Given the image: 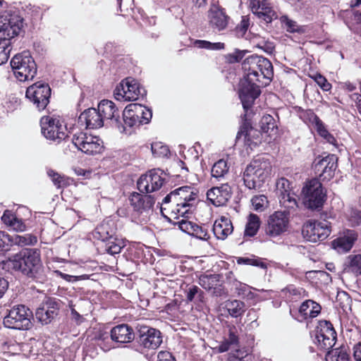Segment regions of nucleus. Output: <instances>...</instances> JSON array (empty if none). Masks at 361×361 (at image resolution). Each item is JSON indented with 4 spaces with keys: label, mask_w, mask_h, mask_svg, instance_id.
Returning a JSON list of instances; mask_svg holds the SVG:
<instances>
[{
    "label": "nucleus",
    "mask_w": 361,
    "mask_h": 361,
    "mask_svg": "<svg viewBox=\"0 0 361 361\" xmlns=\"http://www.w3.org/2000/svg\"><path fill=\"white\" fill-rule=\"evenodd\" d=\"M244 72L242 80L265 87L274 76L273 66L270 61L263 56L251 55L242 63Z\"/></svg>",
    "instance_id": "1"
},
{
    "label": "nucleus",
    "mask_w": 361,
    "mask_h": 361,
    "mask_svg": "<svg viewBox=\"0 0 361 361\" xmlns=\"http://www.w3.org/2000/svg\"><path fill=\"white\" fill-rule=\"evenodd\" d=\"M152 117V111L140 104H128L123 112V123L119 120L117 129L121 133L130 135L135 128L147 124Z\"/></svg>",
    "instance_id": "2"
},
{
    "label": "nucleus",
    "mask_w": 361,
    "mask_h": 361,
    "mask_svg": "<svg viewBox=\"0 0 361 361\" xmlns=\"http://www.w3.org/2000/svg\"><path fill=\"white\" fill-rule=\"evenodd\" d=\"M9 266L23 274L36 278L42 269L40 252L37 249H24L8 259Z\"/></svg>",
    "instance_id": "3"
},
{
    "label": "nucleus",
    "mask_w": 361,
    "mask_h": 361,
    "mask_svg": "<svg viewBox=\"0 0 361 361\" xmlns=\"http://www.w3.org/2000/svg\"><path fill=\"white\" fill-rule=\"evenodd\" d=\"M271 164L268 159L258 158L247 166L243 173L245 186L249 189H259L269 177Z\"/></svg>",
    "instance_id": "4"
},
{
    "label": "nucleus",
    "mask_w": 361,
    "mask_h": 361,
    "mask_svg": "<svg viewBox=\"0 0 361 361\" xmlns=\"http://www.w3.org/2000/svg\"><path fill=\"white\" fill-rule=\"evenodd\" d=\"M11 66L20 82L32 80L37 74V65L29 51L16 54L11 61Z\"/></svg>",
    "instance_id": "5"
},
{
    "label": "nucleus",
    "mask_w": 361,
    "mask_h": 361,
    "mask_svg": "<svg viewBox=\"0 0 361 361\" xmlns=\"http://www.w3.org/2000/svg\"><path fill=\"white\" fill-rule=\"evenodd\" d=\"M177 206L172 209L175 218L188 217L192 214V208L197 198V190L190 186H183L174 190Z\"/></svg>",
    "instance_id": "6"
},
{
    "label": "nucleus",
    "mask_w": 361,
    "mask_h": 361,
    "mask_svg": "<svg viewBox=\"0 0 361 361\" xmlns=\"http://www.w3.org/2000/svg\"><path fill=\"white\" fill-rule=\"evenodd\" d=\"M32 312L24 305L13 306L4 318L6 328L27 330L32 327Z\"/></svg>",
    "instance_id": "7"
},
{
    "label": "nucleus",
    "mask_w": 361,
    "mask_h": 361,
    "mask_svg": "<svg viewBox=\"0 0 361 361\" xmlns=\"http://www.w3.org/2000/svg\"><path fill=\"white\" fill-rule=\"evenodd\" d=\"M40 126L42 135L47 140L59 143L68 137L66 124L57 118L43 116L40 120Z\"/></svg>",
    "instance_id": "8"
},
{
    "label": "nucleus",
    "mask_w": 361,
    "mask_h": 361,
    "mask_svg": "<svg viewBox=\"0 0 361 361\" xmlns=\"http://www.w3.org/2000/svg\"><path fill=\"white\" fill-rule=\"evenodd\" d=\"M303 202L306 207L312 210L322 207L326 194L322 183L317 179H312L306 183L302 190Z\"/></svg>",
    "instance_id": "9"
},
{
    "label": "nucleus",
    "mask_w": 361,
    "mask_h": 361,
    "mask_svg": "<svg viewBox=\"0 0 361 361\" xmlns=\"http://www.w3.org/2000/svg\"><path fill=\"white\" fill-rule=\"evenodd\" d=\"M331 233V223L326 219L309 220L302 228L304 238L313 243L325 240Z\"/></svg>",
    "instance_id": "10"
},
{
    "label": "nucleus",
    "mask_w": 361,
    "mask_h": 361,
    "mask_svg": "<svg viewBox=\"0 0 361 361\" xmlns=\"http://www.w3.org/2000/svg\"><path fill=\"white\" fill-rule=\"evenodd\" d=\"M168 175L159 169H154L142 175L137 182V189L142 193H151L159 190L166 181Z\"/></svg>",
    "instance_id": "11"
},
{
    "label": "nucleus",
    "mask_w": 361,
    "mask_h": 361,
    "mask_svg": "<svg viewBox=\"0 0 361 361\" xmlns=\"http://www.w3.org/2000/svg\"><path fill=\"white\" fill-rule=\"evenodd\" d=\"M144 94L145 90L140 87L137 80L132 78L123 80L114 91V98L121 102L135 101Z\"/></svg>",
    "instance_id": "12"
},
{
    "label": "nucleus",
    "mask_w": 361,
    "mask_h": 361,
    "mask_svg": "<svg viewBox=\"0 0 361 361\" xmlns=\"http://www.w3.org/2000/svg\"><path fill=\"white\" fill-rule=\"evenodd\" d=\"M290 210L276 211L269 216L265 228V233L268 236L278 237L288 231Z\"/></svg>",
    "instance_id": "13"
},
{
    "label": "nucleus",
    "mask_w": 361,
    "mask_h": 361,
    "mask_svg": "<svg viewBox=\"0 0 361 361\" xmlns=\"http://www.w3.org/2000/svg\"><path fill=\"white\" fill-rule=\"evenodd\" d=\"M72 142L79 150L87 154L99 153L103 148V142L99 137L84 132L75 133Z\"/></svg>",
    "instance_id": "14"
},
{
    "label": "nucleus",
    "mask_w": 361,
    "mask_h": 361,
    "mask_svg": "<svg viewBox=\"0 0 361 361\" xmlns=\"http://www.w3.org/2000/svg\"><path fill=\"white\" fill-rule=\"evenodd\" d=\"M51 88L49 85L42 82H37L27 87L26 97L32 102L36 108L41 111L46 108L49 102Z\"/></svg>",
    "instance_id": "15"
},
{
    "label": "nucleus",
    "mask_w": 361,
    "mask_h": 361,
    "mask_svg": "<svg viewBox=\"0 0 361 361\" xmlns=\"http://www.w3.org/2000/svg\"><path fill=\"white\" fill-rule=\"evenodd\" d=\"M336 332L331 322L322 320L319 322L314 343L319 348L329 350L336 343Z\"/></svg>",
    "instance_id": "16"
},
{
    "label": "nucleus",
    "mask_w": 361,
    "mask_h": 361,
    "mask_svg": "<svg viewBox=\"0 0 361 361\" xmlns=\"http://www.w3.org/2000/svg\"><path fill=\"white\" fill-rule=\"evenodd\" d=\"M336 168L337 157L334 154H329L322 159L317 158L314 161V173L322 181L330 180L334 176Z\"/></svg>",
    "instance_id": "17"
},
{
    "label": "nucleus",
    "mask_w": 361,
    "mask_h": 361,
    "mask_svg": "<svg viewBox=\"0 0 361 361\" xmlns=\"http://www.w3.org/2000/svg\"><path fill=\"white\" fill-rule=\"evenodd\" d=\"M276 186L280 205L286 209L295 210L298 207V202L295 194L291 191L289 180L286 178H280L277 180Z\"/></svg>",
    "instance_id": "18"
},
{
    "label": "nucleus",
    "mask_w": 361,
    "mask_h": 361,
    "mask_svg": "<svg viewBox=\"0 0 361 361\" xmlns=\"http://www.w3.org/2000/svg\"><path fill=\"white\" fill-rule=\"evenodd\" d=\"M60 301L48 298L37 307L35 312L37 319L42 324H49L58 314Z\"/></svg>",
    "instance_id": "19"
},
{
    "label": "nucleus",
    "mask_w": 361,
    "mask_h": 361,
    "mask_svg": "<svg viewBox=\"0 0 361 361\" xmlns=\"http://www.w3.org/2000/svg\"><path fill=\"white\" fill-rule=\"evenodd\" d=\"M261 86L241 80L238 89V95L245 111L252 107L255 99L261 94Z\"/></svg>",
    "instance_id": "20"
},
{
    "label": "nucleus",
    "mask_w": 361,
    "mask_h": 361,
    "mask_svg": "<svg viewBox=\"0 0 361 361\" xmlns=\"http://www.w3.org/2000/svg\"><path fill=\"white\" fill-rule=\"evenodd\" d=\"M23 27V19L18 16H0V33L2 39H12L17 36Z\"/></svg>",
    "instance_id": "21"
},
{
    "label": "nucleus",
    "mask_w": 361,
    "mask_h": 361,
    "mask_svg": "<svg viewBox=\"0 0 361 361\" xmlns=\"http://www.w3.org/2000/svg\"><path fill=\"white\" fill-rule=\"evenodd\" d=\"M232 195V189L228 183L213 187L207 192V200L215 207L226 204Z\"/></svg>",
    "instance_id": "22"
},
{
    "label": "nucleus",
    "mask_w": 361,
    "mask_h": 361,
    "mask_svg": "<svg viewBox=\"0 0 361 361\" xmlns=\"http://www.w3.org/2000/svg\"><path fill=\"white\" fill-rule=\"evenodd\" d=\"M140 343L145 348L156 349L162 342L161 332L155 329L142 326L139 329Z\"/></svg>",
    "instance_id": "23"
},
{
    "label": "nucleus",
    "mask_w": 361,
    "mask_h": 361,
    "mask_svg": "<svg viewBox=\"0 0 361 361\" xmlns=\"http://www.w3.org/2000/svg\"><path fill=\"white\" fill-rule=\"evenodd\" d=\"M207 18L209 25L214 30L220 32L226 29L229 16L226 15L223 8L212 5L208 11Z\"/></svg>",
    "instance_id": "24"
},
{
    "label": "nucleus",
    "mask_w": 361,
    "mask_h": 361,
    "mask_svg": "<svg viewBox=\"0 0 361 361\" xmlns=\"http://www.w3.org/2000/svg\"><path fill=\"white\" fill-rule=\"evenodd\" d=\"M129 201L134 210L140 214H148L149 212H152L155 203L154 198L152 195H142L137 192L132 193L130 196Z\"/></svg>",
    "instance_id": "25"
},
{
    "label": "nucleus",
    "mask_w": 361,
    "mask_h": 361,
    "mask_svg": "<svg viewBox=\"0 0 361 361\" xmlns=\"http://www.w3.org/2000/svg\"><path fill=\"white\" fill-rule=\"evenodd\" d=\"M97 109L104 121H109L111 126L117 128L120 118L119 111L112 101L102 100L98 104Z\"/></svg>",
    "instance_id": "26"
},
{
    "label": "nucleus",
    "mask_w": 361,
    "mask_h": 361,
    "mask_svg": "<svg viewBox=\"0 0 361 361\" xmlns=\"http://www.w3.org/2000/svg\"><path fill=\"white\" fill-rule=\"evenodd\" d=\"M250 7L255 15L266 23L276 18V13L267 0H250Z\"/></svg>",
    "instance_id": "27"
},
{
    "label": "nucleus",
    "mask_w": 361,
    "mask_h": 361,
    "mask_svg": "<svg viewBox=\"0 0 361 361\" xmlns=\"http://www.w3.org/2000/svg\"><path fill=\"white\" fill-rule=\"evenodd\" d=\"M78 122L86 128L97 129L104 125V121L97 109L90 108L85 110L79 116Z\"/></svg>",
    "instance_id": "28"
},
{
    "label": "nucleus",
    "mask_w": 361,
    "mask_h": 361,
    "mask_svg": "<svg viewBox=\"0 0 361 361\" xmlns=\"http://www.w3.org/2000/svg\"><path fill=\"white\" fill-rule=\"evenodd\" d=\"M357 239V233L354 230L347 229L343 235L332 241V246L339 253L348 252Z\"/></svg>",
    "instance_id": "29"
},
{
    "label": "nucleus",
    "mask_w": 361,
    "mask_h": 361,
    "mask_svg": "<svg viewBox=\"0 0 361 361\" xmlns=\"http://www.w3.org/2000/svg\"><path fill=\"white\" fill-rule=\"evenodd\" d=\"M261 135L259 131L245 126L240 128L236 138L238 140H243L245 144L252 149L261 143Z\"/></svg>",
    "instance_id": "30"
},
{
    "label": "nucleus",
    "mask_w": 361,
    "mask_h": 361,
    "mask_svg": "<svg viewBox=\"0 0 361 361\" xmlns=\"http://www.w3.org/2000/svg\"><path fill=\"white\" fill-rule=\"evenodd\" d=\"M112 341L118 343H127L133 341L135 334L133 329L127 324H120L114 327L110 332Z\"/></svg>",
    "instance_id": "31"
},
{
    "label": "nucleus",
    "mask_w": 361,
    "mask_h": 361,
    "mask_svg": "<svg viewBox=\"0 0 361 361\" xmlns=\"http://www.w3.org/2000/svg\"><path fill=\"white\" fill-rule=\"evenodd\" d=\"M321 306L312 300L304 301L300 308V317L297 318L298 321H302L308 319H313L319 315L321 312Z\"/></svg>",
    "instance_id": "32"
},
{
    "label": "nucleus",
    "mask_w": 361,
    "mask_h": 361,
    "mask_svg": "<svg viewBox=\"0 0 361 361\" xmlns=\"http://www.w3.org/2000/svg\"><path fill=\"white\" fill-rule=\"evenodd\" d=\"M233 231V227L231 221L226 216H221L216 219L213 226L214 234L220 240L226 239Z\"/></svg>",
    "instance_id": "33"
},
{
    "label": "nucleus",
    "mask_w": 361,
    "mask_h": 361,
    "mask_svg": "<svg viewBox=\"0 0 361 361\" xmlns=\"http://www.w3.org/2000/svg\"><path fill=\"white\" fill-rule=\"evenodd\" d=\"M239 347L238 329L235 326H229L228 337L219 345V351L224 353L229 350H237Z\"/></svg>",
    "instance_id": "34"
},
{
    "label": "nucleus",
    "mask_w": 361,
    "mask_h": 361,
    "mask_svg": "<svg viewBox=\"0 0 361 361\" xmlns=\"http://www.w3.org/2000/svg\"><path fill=\"white\" fill-rule=\"evenodd\" d=\"M344 270L355 276L361 275V254H352L346 257Z\"/></svg>",
    "instance_id": "35"
},
{
    "label": "nucleus",
    "mask_w": 361,
    "mask_h": 361,
    "mask_svg": "<svg viewBox=\"0 0 361 361\" xmlns=\"http://www.w3.org/2000/svg\"><path fill=\"white\" fill-rule=\"evenodd\" d=\"M259 125L262 133L267 134L269 137H272L277 134V125L272 116L269 114L263 116Z\"/></svg>",
    "instance_id": "36"
},
{
    "label": "nucleus",
    "mask_w": 361,
    "mask_h": 361,
    "mask_svg": "<svg viewBox=\"0 0 361 361\" xmlns=\"http://www.w3.org/2000/svg\"><path fill=\"white\" fill-rule=\"evenodd\" d=\"M219 274H203L199 278V284L205 290H216L220 286Z\"/></svg>",
    "instance_id": "37"
},
{
    "label": "nucleus",
    "mask_w": 361,
    "mask_h": 361,
    "mask_svg": "<svg viewBox=\"0 0 361 361\" xmlns=\"http://www.w3.org/2000/svg\"><path fill=\"white\" fill-rule=\"evenodd\" d=\"M260 224L261 221L259 217L257 214H250L247 216V221L245 225V229L244 232L245 236H255L260 227Z\"/></svg>",
    "instance_id": "38"
},
{
    "label": "nucleus",
    "mask_w": 361,
    "mask_h": 361,
    "mask_svg": "<svg viewBox=\"0 0 361 361\" xmlns=\"http://www.w3.org/2000/svg\"><path fill=\"white\" fill-rule=\"evenodd\" d=\"M229 166L224 159H219L215 162L212 168V176L217 180L224 178L228 173Z\"/></svg>",
    "instance_id": "39"
},
{
    "label": "nucleus",
    "mask_w": 361,
    "mask_h": 361,
    "mask_svg": "<svg viewBox=\"0 0 361 361\" xmlns=\"http://www.w3.org/2000/svg\"><path fill=\"white\" fill-rule=\"evenodd\" d=\"M245 306L243 302L238 300L228 301L226 304L229 314L235 318L240 317L245 312Z\"/></svg>",
    "instance_id": "40"
},
{
    "label": "nucleus",
    "mask_w": 361,
    "mask_h": 361,
    "mask_svg": "<svg viewBox=\"0 0 361 361\" xmlns=\"http://www.w3.org/2000/svg\"><path fill=\"white\" fill-rule=\"evenodd\" d=\"M114 232L112 230H109V226L106 224H102L98 226L94 232L93 233L94 238L99 240L104 243H107L111 239H113Z\"/></svg>",
    "instance_id": "41"
},
{
    "label": "nucleus",
    "mask_w": 361,
    "mask_h": 361,
    "mask_svg": "<svg viewBox=\"0 0 361 361\" xmlns=\"http://www.w3.org/2000/svg\"><path fill=\"white\" fill-rule=\"evenodd\" d=\"M11 245L19 246L32 245L37 242V237L30 234L20 235L18 234L11 235Z\"/></svg>",
    "instance_id": "42"
},
{
    "label": "nucleus",
    "mask_w": 361,
    "mask_h": 361,
    "mask_svg": "<svg viewBox=\"0 0 361 361\" xmlns=\"http://www.w3.org/2000/svg\"><path fill=\"white\" fill-rule=\"evenodd\" d=\"M326 361H349V355L345 348L329 350L326 355Z\"/></svg>",
    "instance_id": "43"
},
{
    "label": "nucleus",
    "mask_w": 361,
    "mask_h": 361,
    "mask_svg": "<svg viewBox=\"0 0 361 361\" xmlns=\"http://www.w3.org/2000/svg\"><path fill=\"white\" fill-rule=\"evenodd\" d=\"M306 114L308 116L310 122L314 126L317 132L321 137H323L329 133L324 123L312 111L308 110Z\"/></svg>",
    "instance_id": "44"
},
{
    "label": "nucleus",
    "mask_w": 361,
    "mask_h": 361,
    "mask_svg": "<svg viewBox=\"0 0 361 361\" xmlns=\"http://www.w3.org/2000/svg\"><path fill=\"white\" fill-rule=\"evenodd\" d=\"M306 114L308 116L310 122L314 126L317 132L321 137H323L329 133L324 123L312 111L308 110Z\"/></svg>",
    "instance_id": "45"
},
{
    "label": "nucleus",
    "mask_w": 361,
    "mask_h": 361,
    "mask_svg": "<svg viewBox=\"0 0 361 361\" xmlns=\"http://www.w3.org/2000/svg\"><path fill=\"white\" fill-rule=\"evenodd\" d=\"M345 218L350 226L361 225V211L349 208L345 212Z\"/></svg>",
    "instance_id": "46"
},
{
    "label": "nucleus",
    "mask_w": 361,
    "mask_h": 361,
    "mask_svg": "<svg viewBox=\"0 0 361 361\" xmlns=\"http://www.w3.org/2000/svg\"><path fill=\"white\" fill-rule=\"evenodd\" d=\"M12 42L8 39H2L0 37V65L5 63L8 58L12 49Z\"/></svg>",
    "instance_id": "47"
},
{
    "label": "nucleus",
    "mask_w": 361,
    "mask_h": 361,
    "mask_svg": "<svg viewBox=\"0 0 361 361\" xmlns=\"http://www.w3.org/2000/svg\"><path fill=\"white\" fill-rule=\"evenodd\" d=\"M123 247L124 243L114 237L113 239H111L105 243L104 249L107 253L114 255L120 253Z\"/></svg>",
    "instance_id": "48"
},
{
    "label": "nucleus",
    "mask_w": 361,
    "mask_h": 361,
    "mask_svg": "<svg viewBox=\"0 0 361 361\" xmlns=\"http://www.w3.org/2000/svg\"><path fill=\"white\" fill-rule=\"evenodd\" d=\"M193 45L197 48L206 49L209 50H221L224 49V44L222 42H210L206 40L196 39Z\"/></svg>",
    "instance_id": "49"
},
{
    "label": "nucleus",
    "mask_w": 361,
    "mask_h": 361,
    "mask_svg": "<svg viewBox=\"0 0 361 361\" xmlns=\"http://www.w3.org/2000/svg\"><path fill=\"white\" fill-rule=\"evenodd\" d=\"M238 264H247L255 267H258L262 269H266L267 268V264L263 261L262 259L259 257H239L237 259Z\"/></svg>",
    "instance_id": "50"
},
{
    "label": "nucleus",
    "mask_w": 361,
    "mask_h": 361,
    "mask_svg": "<svg viewBox=\"0 0 361 361\" xmlns=\"http://www.w3.org/2000/svg\"><path fill=\"white\" fill-rule=\"evenodd\" d=\"M151 150L154 157H165L169 154V149L167 145L161 142H154L151 145Z\"/></svg>",
    "instance_id": "51"
},
{
    "label": "nucleus",
    "mask_w": 361,
    "mask_h": 361,
    "mask_svg": "<svg viewBox=\"0 0 361 361\" xmlns=\"http://www.w3.org/2000/svg\"><path fill=\"white\" fill-rule=\"evenodd\" d=\"M310 77L317 84V85L324 91H330L332 85L328 82L326 78L321 73H317L313 75H310Z\"/></svg>",
    "instance_id": "52"
},
{
    "label": "nucleus",
    "mask_w": 361,
    "mask_h": 361,
    "mask_svg": "<svg viewBox=\"0 0 361 361\" xmlns=\"http://www.w3.org/2000/svg\"><path fill=\"white\" fill-rule=\"evenodd\" d=\"M186 299L188 302H192L195 298L199 301H202L203 298V292L197 286H191L185 290Z\"/></svg>",
    "instance_id": "53"
},
{
    "label": "nucleus",
    "mask_w": 361,
    "mask_h": 361,
    "mask_svg": "<svg viewBox=\"0 0 361 361\" xmlns=\"http://www.w3.org/2000/svg\"><path fill=\"white\" fill-rule=\"evenodd\" d=\"M54 273L56 276H60L65 281H66L68 282H72V283L76 282L78 281L86 280V279H89V276L87 274H83V275H80V276H72V275L63 274L59 270H55V271H54Z\"/></svg>",
    "instance_id": "54"
},
{
    "label": "nucleus",
    "mask_w": 361,
    "mask_h": 361,
    "mask_svg": "<svg viewBox=\"0 0 361 361\" xmlns=\"http://www.w3.org/2000/svg\"><path fill=\"white\" fill-rule=\"evenodd\" d=\"M183 218H187V217L185 216ZM176 224L178 225L179 228L182 231H183L190 235H192V233H194V228L196 225L195 223L188 221V219H183L182 220L178 221Z\"/></svg>",
    "instance_id": "55"
},
{
    "label": "nucleus",
    "mask_w": 361,
    "mask_h": 361,
    "mask_svg": "<svg viewBox=\"0 0 361 361\" xmlns=\"http://www.w3.org/2000/svg\"><path fill=\"white\" fill-rule=\"evenodd\" d=\"M251 202L255 210L262 211L267 204V198L264 195L255 196Z\"/></svg>",
    "instance_id": "56"
},
{
    "label": "nucleus",
    "mask_w": 361,
    "mask_h": 361,
    "mask_svg": "<svg viewBox=\"0 0 361 361\" xmlns=\"http://www.w3.org/2000/svg\"><path fill=\"white\" fill-rule=\"evenodd\" d=\"M11 245V235L0 231V251L8 250Z\"/></svg>",
    "instance_id": "57"
},
{
    "label": "nucleus",
    "mask_w": 361,
    "mask_h": 361,
    "mask_svg": "<svg viewBox=\"0 0 361 361\" xmlns=\"http://www.w3.org/2000/svg\"><path fill=\"white\" fill-rule=\"evenodd\" d=\"M235 289L238 294L243 298L249 297L250 295H252L251 287L247 284L239 283L236 285Z\"/></svg>",
    "instance_id": "58"
},
{
    "label": "nucleus",
    "mask_w": 361,
    "mask_h": 361,
    "mask_svg": "<svg viewBox=\"0 0 361 361\" xmlns=\"http://www.w3.org/2000/svg\"><path fill=\"white\" fill-rule=\"evenodd\" d=\"M191 235L195 236L200 240H204L209 238V235L208 234L207 231L202 226H198L197 224L194 228V233H192Z\"/></svg>",
    "instance_id": "59"
},
{
    "label": "nucleus",
    "mask_w": 361,
    "mask_h": 361,
    "mask_svg": "<svg viewBox=\"0 0 361 361\" xmlns=\"http://www.w3.org/2000/svg\"><path fill=\"white\" fill-rule=\"evenodd\" d=\"M47 174L57 188L61 187V184L63 182V177L51 169L47 171Z\"/></svg>",
    "instance_id": "60"
},
{
    "label": "nucleus",
    "mask_w": 361,
    "mask_h": 361,
    "mask_svg": "<svg viewBox=\"0 0 361 361\" xmlns=\"http://www.w3.org/2000/svg\"><path fill=\"white\" fill-rule=\"evenodd\" d=\"M245 51L236 49L233 54H228L227 56L228 61L230 63L239 62L245 56Z\"/></svg>",
    "instance_id": "61"
},
{
    "label": "nucleus",
    "mask_w": 361,
    "mask_h": 361,
    "mask_svg": "<svg viewBox=\"0 0 361 361\" xmlns=\"http://www.w3.org/2000/svg\"><path fill=\"white\" fill-rule=\"evenodd\" d=\"M286 294L300 298L305 290L301 288H296L293 285L287 286L283 290Z\"/></svg>",
    "instance_id": "62"
},
{
    "label": "nucleus",
    "mask_w": 361,
    "mask_h": 361,
    "mask_svg": "<svg viewBox=\"0 0 361 361\" xmlns=\"http://www.w3.org/2000/svg\"><path fill=\"white\" fill-rule=\"evenodd\" d=\"M249 25V18L247 16H243L240 24L236 27L237 32L243 36L247 30Z\"/></svg>",
    "instance_id": "63"
},
{
    "label": "nucleus",
    "mask_w": 361,
    "mask_h": 361,
    "mask_svg": "<svg viewBox=\"0 0 361 361\" xmlns=\"http://www.w3.org/2000/svg\"><path fill=\"white\" fill-rule=\"evenodd\" d=\"M281 23L286 27V29L289 32H295L297 30L296 23L287 16H282L281 18Z\"/></svg>",
    "instance_id": "64"
}]
</instances>
